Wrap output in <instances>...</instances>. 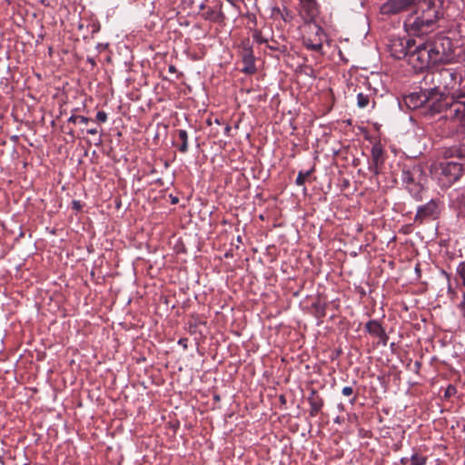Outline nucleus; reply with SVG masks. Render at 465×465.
Segmentation results:
<instances>
[{
	"instance_id": "obj_1",
	"label": "nucleus",
	"mask_w": 465,
	"mask_h": 465,
	"mask_svg": "<svg viewBox=\"0 0 465 465\" xmlns=\"http://www.w3.org/2000/svg\"><path fill=\"white\" fill-rule=\"evenodd\" d=\"M412 5H416L417 9L404 21L405 31L409 35H426L442 16L441 0H388L381 5V11L383 15H396Z\"/></svg>"
},
{
	"instance_id": "obj_2",
	"label": "nucleus",
	"mask_w": 465,
	"mask_h": 465,
	"mask_svg": "<svg viewBox=\"0 0 465 465\" xmlns=\"http://www.w3.org/2000/svg\"><path fill=\"white\" fill-rule=\"evenodd\" d=\"M401 179L404 189L417 202L422 201L427 175L420 164H404L401 168Z\"/></svg>"
},
{
	"instance_id": "obj_3",
	"label": "nucleus",
	"mask_w": 465,
	"mask_h": 465,
	"mask_svg": "<svg viewBox=\"0 0 465 465\" xmlns=\"http://www.w3.org/2000/svg\"><path fill=\"white\" fill-rule=\"evenodd\" d=\"M464 80L459 82L458 89L452 94L450 102L443 94L442 101H439L433 107L437 113L450 110V118L460 122V126L465 127V74Z\"/></svg>"
},
{
	"instance_id": "obj_4",
	"label": "nucleus",
	"mask_w": 465,
	"mask_h": 465,
	"mask_svg": "<svg viewBox=\"0 0 465 465\" xmlns=\"http://www.w3.org/2000/svg\"><path fill=\"white\" fill-rule=\"evenodd\" d=\"M464 72L465 69L463 66H458L456 68H442L436 72L426 74L422 83L424 85H438L439 92L441 93L440 90L441 85L444 89H453L456 84H459V82L461 83L464 80Z\"/></svg>"
},
{
	"instance_id": "obj_5",
	"label": "nucleus",
	"mask_w": 465,
	"mask_h": 465,
	"mask_svg": "<svg viewBox=\"0 0 465 465\" xmlns=\"http://www.w3.org/2000/svg\"><path fill=\"white\" fill-rule=\"evenodd\" d=\"M434 64H449L454 61L453 45L450 37L439 35L427 42Z\"/></svg>"
},
{
	"instance_id": "obj_6",
	"label": "nucleus",
	"mask_w": 465,
	"mask_h": 465,
	"mask_svg": "<svg viewBox=\"0 0 465 465\" xmlns=\"http://www.w3.org/2000/svg\"><path fill=\"white\" fill-rule=\"evenodd\" d=\"M443 94L439 92V86L435 85L429 88H421L419 93H412L406 98V104L410 107L418 108L422 106L424 104L432 101V104L430 105V110L437 113L434 109V105L438 104L439 101H442Z\"/></svg>"
},
{
	"instance_id": "obj_7",
	"label": "nucleus",
	"mask_w": 465,
	"mask_h": 465,
	"mask_svg": "<svg viewBox=\"0 0 465 465\" xmlns=\"http://www.w3.org/2000/svg\"><path fill=\"white\" fill-rule=\"evenodd\" d=\"M407 60L409 64L417 71H422L430 64H435L427 42L420 44L415 42V45L411 49Z\"/></svg>"
},
{
	"instance_id": "obj_8",
	"label": "nucleus",
	"mask_w": 465,
	"mask_h": 465,
	"mask_svg": "<svg viewBox=\"0 0 465 465\" xmlns=\"http://www.w3.org/2000/svg\"><path fill=\"white\" fill-rule=\"evenodd\" d=\"M305 33L302 35L303 45L313 52L320 53L322 50L323 41L326 37L323 29L315 22H305Z\"/></svg>"
},
{
	"instance_id": "obj_9",
	"label": "nucleus",
	"mask_w": 465,
	"mask_h": 465,
	"mask_svg": "<svg viewBox=\"0 0 465 465\" xmlns=\"http://www.w3.org/2000/svg\"><path fill=\"white\" fill-rule=\"evenodd\" d=\"M441 213L440 201L438 199H431L425 204L420 205L417 208L414 216V223L423 224L425 223L437 220Z\"/></svg>"
},
{
	"instance_id": "obj_10",
	"label": "nucleus",
	"mask_w": 465,
	"mask_h": 465,
	"mask_svg": "<svg viewBox=\"0 0 465 465\" xmlns=\"http://www.w3.org/2000/svg\"><path fill=\"white\" fill-rule=\"evenodd\" d=\"M415 45V40L411 37L392 36L388 45L391 55L395 59L407 58L411 48Z\"/></svg>"
},
{
	"instance_id": "obj_11",
	"label": "nucleus",
	"mask_w": 465,
	"mask_h": 465,
	"mask_svg": "<svg viewBox=\"0 0 465 465\" xmlns=\"http://www.w3.org/2000/svg\"><path fill=\"white\" fill-rule=\"evenodd\" d=\"M462 165L456 162H446L440 163L441 180L445 179L448 186L457 182L462 175Z\"/></svg>"
},
{
	"instance_id": "obj_12",
	"label": "nucleus",
	"mask_w": 465,
	"mask_h": 465,
	"mask_svg": "<svg viewBox=\"0 0 465 465\" xmlns=\"http://www.w3.org/2000/svg\"><path fill=\"white\" fill-rule=\"evenodd\" d=\"M371 154L369 171L374 175H379L385 162V152L381 144L375 143L371 148Z\"/></svg>"
},
{
	"instance_id": "obj_13",
	"label": "nucleus",
	"mask_w": 465,
	"mask_h": 465,
	"mask_svg": "<svg viewBox=\"0 0 465 465\" xmlns=\"http://www.w3.org/2000/svg\"><path fill=\"white\" fill-rule=\"evenodd\" d=\"M365 331L371 336L377 337L379 339V343L383 346H386L389 341V336L387 335L384 328L381 324V322L377 320H370L365 323Z\"/></svg>"
},
{
	"instance_id": "obj_14",
	"label": "nucleus",
	"mask_w": 465,
	"mask_h": 465,
	"mask_svg": "<svg viewBox=\"0 0 465 465\" xmlns=\"http://www.w3.org/2000/svg\"><path fill=\"white\" fill-rule=\"evenodd\" d=\"M241 56L242 62L243 64V67L241 69V71L245 74H253L256 72V66L252 47L248 45H245L242 48Z\"/></svg>"
},
{
	"instance_id": "obj_15",
	"label": "nucleus",
	"mask_w": 465,
	"mask_h": 465,
	"mask_svg": "<svg viewBox=\"0 0 465 465\" xmlns=\"http://www.w3.org/2000/svg\"><path fill=\"white\" fill-rule=\"evenodd\" d=\"M302 12L304 13L306 21L314 22L315 17L319 14L318 4L315 0H300Z\"/></svg>"
},
{
	"instance_id": "obj_16",
	"label": "nucleus",
	"mask_w": 465,
	"mask_h": 465,
	"mask_svg": "<svg viewBox=\"0 0 465 465\" xmlns=\"http://www.w3.org/2000/svg\"><path fill=\"white\" fill-rule=\"evenodd\" d=\"M441 155L445 159L456 157L465 160V143L442 148Z\"/></svg>"
},
{
	"instance_id": "obj_17",
	"label": "nucleus",
	"mask_w": 465,
	"mask_h": 465,
	"mask_svg": "<svg viewBox=\"0 0 465 465\" xmlns=\"http://www.w3.org/2000/svg\"><path fill=\"white\" fill-rule=\"evenodd\" d=\"M308 402L310 404V416L315 417L322 411L324 401L315 390H312L308 396Z\"/></svg>"
},
{
	"instance_id": "obj_18",
	"label": "nucleus",
	"mask_w": 465,
	"mask_h": 465,
	"mask_svg": "<svg viewBox=\"0 0 465 465\" xmlns=\"http://www.w3.org/2000/svg\"><path fill=\"white\" fill-rule=\"evenodd\" d=\"M456 193L457 195L452 201V206L458 218L465 221V189H460Z\"/></svg>"
},
{
	"instance_id": "obj_19",
	"label": "nucleus",
	"mask_w": 465,
	"mask_h": 465,
	"mask_svg": "<svg viewBox=\"0 0 465 465\" xmlns=\"http://www.w3.org/2000/svg\"><path fill=\"white\" fill-rule=\"evenodd\" d=\"M202 17L213 23H222L224 19V15L220 7H208L201 14Z\"/></svg>"
},
{
	"instance_id": "obj_20",
	"label": "nucleus",
	"mask_w": 465,
	"mask_h": 465,
	"mask_svg": "<svg viewBox=\"0 0 465 465\" xmlns=\"http://www.w3.org/2000/svg\"><path fill=\"white\" fill-rule=\"evenodd\" d=\"M312 309L314 310V315L317 319L321 320L326 316L327 303L317 301L312 303Z\"/></svg>"
},
{
	"instance_id": "obj_21",
	"label": "nucleus",
	"mask_w": 465,
	"mask_h": 465,
	"mask_svg": "<svg viewBox=\"0 0 465 465\" xmlns=\"http://www.w3.org/2000/svg\"><path fill=\"white\" fill-rule=\"evenodd\" d=\"M178 137L181 144L178 146L179 152L185 153L188 151V134L185 130H178Z\"/></svg>"
},
{
	"instance_id": "obj_22",
	"label": "nucleus",
	"mask_w": 465,
	"mask_h": 465,
	"mask_svg": "<svg viewBox=\"0 0 465 465\" xmlns=\"http://www.w3.org/2000/svg\"><path fill=\"white\" fill-rule=\"evenodd\" d=\"M314 172V168H311L310 170L306 171V172H303V171H300L298 173V175L296 177V180H295V183L298 185V186H302L304 185L305 182H306V179Z\"/></svg>"
},
{
	"instance_id": "obj_23",
	"label": "nucleus",
	"mask_w": 465,
	"mask_h": 465,
	"mask_svg": "<svg viewBox=\"0 0 465 465\" xmlns=\"http://www.w3.org/2000/svg\"><path fill=\"white\" fill-rule=\"evenodd\" d=\"M427 460L426 456L414 452L410 458V463L411 465H426Z\"/></svg>"
},
{
	"instance_id": "obj_24",
	"label": "nucleus",
	"mask_w": 465,
	"mask_h": 465,
	"mask_svg": "<svg viewBox=\"0 0 465 465\" xmlns=\"http://www.w3.org/2000/svg\"><path fill=\"white\" fill-rule=\"evenodd\" d=\"M370 104V96L368 94H364L363 93H359L357 94V105L360 108H365Z\"/></svg>"
},
{
	"instance_id": "obj_25",
	"label": "nucleus",
	"mask_w": 465,
	"mask_h": 465,
	"mask_svg": "<svg viewBox=\"0 0 465 465\" xmlns=\"http://www.w3.org/2000/svg\"><path fill=\"white\" fill-rule=\"evenodd\" d=\"M276 11L281 15L284 22H291L293 18L292 11L285 6L282 9L277 8Z\"/></svg>"
},
{
	"instance_id": "obj_26",
	"label": "nucleus",
	"mask_w": 465,
	"mask_h": 465,
	"mask_svg": "<svg viewBox=\"0 0 465 465\" xmlns=\"http://www.w3.org/2000/svg\"><path fill=\"white\" fill-rule=\"evenodd\" d=\"M91 121L90 118L83 116V115H75L73 114L68 118L69 123L76 124L77 122H80L81 124H88Z\"/></svg>"
},
{
	"instance_id": "obj_27",
	"label": "nucleus",
	"mask_w": 465,
	"mask_h": 465,
	"mask_svg": "<svg viewBox=\"0 0 465 465\" xmlns=\"http://www.w3.org/2000/svg\"><path fill=\"white\" fill-rule=\"evenodd\" d=\"M457 274L460 278L462 284L465 286V261L460 262L456 269Z\"/></svg>"
},
{
	"instance_id": "obj_28",
	"label": "nucleus",
	"mask_w": 465,
	"mask_h": 465,
	"mask_svg": "<svg viewBox=\"0 0 465 465\" xmlns=\"http://www.w3.org/2000/svg\"><path fill=\"white\" fill-rule=\"evenodd\" d=\"M457 392L456 387L454 385L450 384L444 392V397L449 399L451 396L455 395Z\"/></svg>"
},
{
	"instance_id": "obj_29",
	"label": "nucleus",
	"mask_w": 465,
	"mask_h": 465,
	"mask_svg": "<svg viewBox=\"0 0 465 465\" xmlns=\"http://www.w3.org/2000/svg\"><path fill=\"white\" fill-rule=\"evenodd\" d=\"M268 48L271 50L280 51L282 53L286 51V47L284 45H280L275 42H273L272 45H268Z\"/></svg>"
},
{
	"instance_id": "obj_30",
	"label": "nucleus",
	"mask_w": 465,
	"mask_h": 465,
	"mask_svg": "<svg viewBox=\"0 0 465 465\" xmlns=\"http://www.w3.org/2000/svg\"><path fill=\"white\" fill-rule=\"evenodd\" d=\"M96 121L105 123L107 121V114L104 111H98L96 114Z\"/></svg>"
},
{
	"instance_id": "obj_31",
	"label": "nucleus",
	"mask_w": 465,
	"mask_h": 465,
	"mask_svg": "<svg viewBox=\"0 0 465 465\" xmlns=\"http://www.w3.org/2000/svg\"><path fill=\"white\" fill-rule=\"evenodd\" d=\"M341 393L344 395V396H351L353 394V388L351 387V386H346L342 389L341 391Z\"/></svg>"
},
{
	"instance_id": "obj_32",
	"label": "nucleus",
	"mask_w": 465,
	"mask_h": 465,
	"mask_svg": "<svg viewBox=\"0 0 465 465\" xmlns=\"http://www.w3.org/2000/svg\"><path fill=\"white\" fill-rule=\"evenodd\" d=\"M252 37L254 40H256L258 43H263L265 40L262 37V34L259 31H255L252 35Z\"/></svg>"
},
{
	"instance_id": "obj_33",
	"label": "nucleus",
	"mask_w": 465,
	"mask_h": 465,
	"mask_svg": "<svg viewBox=\"0 0 465 465\" xmlns=\"http://www.w3.org/2000/svg\"><path fill=\"white\" fill-rule=\"evenodd\" d=\"M448 295H449L450 299L452 301L457 296V292L451 288L450 285H449V288H448Z\"/></svg>"
},
{
	"instance_id": "obj_34",
	"label": "nucleus",
	"mask_w": 465,
	"mask_h": 465,
	"mask_svg": "<svg viewBox=\"0 0 465 465\" xmlns=\"http://www.w3.org/2000/svg\"><path fill=\"white\" fill-rule=\"evenodd\" d=\"M400 462H401V464H402V465H407L408 463H410V458H408V457H402V458L400 460Z\"/></svg>"
},
{
	"instance_id": "obj_35",
	"label": "nucleus",
	"mask_w": 465,
	"mask_h": 465,
	"mask_svg": "<svg viewBox=\"0 0 465 465\" xmlns=\"http://www.w3.org/2000/svg\"><path fill=\"white\" fill-rule=\"evenodd\" d=\"M460 308L462 310L463 316L465 317V293H463V301L460 303Z\"/></svg>"
},
{
	"instance_id": "obj_36",
	"label": "nucleus",
	"mask_w": 465,
	"mask_h": 465,
	"mask_svg": "<svg viewBox=\"0 0 465 465\" xmlns=\"http://www.w3.org/2000/svg\"><path fill=\"white\" fill-rule=\"evenodd\" d=\"M86 132H87V134L94 135L98 133V130H97V128L94 127V128L88 129Z\"/></svg>"
},
{
	"instance_id": "obj_37",
	"label": "nucleus",
	"mask_w": 465,
	"mask_h": 465,
	"mask_svg": "<svg viewBox=\"0 0 465 465\" xmlns=\"http://www.w3.org/2000/svg\"><path fill=\"white\" fill-rule=\"evenodd\" d=\"M168 71L170 73H175L176 72V68H175L174 65L171 64V65H169Z\"/></svg>"
},
{
	"instance_id": "obj_38",
	"label": "nucleus",
	"mask_w": 465,
	"mask_h": 465,
	"mask_svg": "<svg viewBox=\"0 0 465 465\" xmlns=\"http://www.w3.org/2000/svg\"><path fill=\"white\" fill-rule=\"evenodd\" d=\"M199 8L204 12L208 7L205 5V4L203 3L200 5Z\"/></svg>"
},
{
	"instance_id": "obj_39",
	"label": "nucleus",
	"mask_w": 465,
	"mask_h": 465,
	"mask_svg": "<svg viewBox=\"0 0 465 465\" xmlns=\"http://www.w3.org/2000/svg\"><path fill=\"white\" fill-rule=\"evenodd\" d=\"M74 203V208L79 209V207H80V203H79V202H77V201H74V203Z\"/></svg>"
},
{
	"instance_id": "obj_40",
	"label": "nucleus",
	"mask_w": 465,
	"mask_h": 465,
	"mask_svg": "<svg viewBox=\"0 0 465 465\" xmlns=\"http://www.w3.org/2000/svg\"><path fill=\"white\" fill-rule=\"evenodd\" d=\"M420 361H415V367L417 370H419L420 368Z\"/></svg>"
},
{
	"instance_id": "obj_41",
	"label": "nucleus",
	"mask_w": 465,
	"mask_h": 465,
	"mask_svg": "<svg viewBox=\"0 0 465 465\" xmlns=\"http://www.w3.org/2000/svg\"><path fill=\"white\" fill-rule=\"evenodd\" d=\"M87 61L91 63L93 65H95V62L93 58H88Z\"/></svg>"
},
{
	"instance_id": "obj_42",
	"label": "nucleus",
	"mask_w": 465,
	"mask_h": 465,
	"mask_svg": "<svg viewBox=\"0 0 465 465\" xmlns=\"http://www.w3.org/2000/svg\"><path fill=\"white\" fill-rule=\"evenodd\" d=\"M178 203V198L177 197H174L172 199V203Z\"/></svg>"
},
{
	"instance_id": "obj_43",
	"label": "nucleus",
	"mask_w": 465,
	"mask_h": 465,
	"mask_svg": "<svg viewBox=\"0 0 465 465\" xmlns=\"http://www.w3.org/2000/svg\"><path fill=\"white\" fill-rule=\"evenodd\" d=\"M68 134H69V135H71L73 138H74V131H70V132L68 133Z\"/></svg>"
},
{
	"instance_id": "obj_44",
	"label": "nucleus",
	"mask_w": 465,
	"mask_h": 465,
	"mask_svg": "<svg viewBox=\"0 0 465 465\" xmlns=\"http://www.w3.org/2000/svg\"><path fill=\"white\" fill-rule=\"evenodd\" d=\"M350 401H351V403L353 404L356 401V397H353Z\"/></svg>"
},
{
	"instance_id": "obj_45",
	"label": "nucleus",
	"mask_w": 465,
	"mask_h": 465,
	"mask_svg": "<svg viewBox=\"0 0 465 465\" xmlns=\"http://www.w3.org/2000/svg\"><path fill=\"white\" fill-rule=\"evenodd\" d=\"M230 130H231V127H230L229 125H227V126L225 127V132H229Z\"/></svg>"
},
{
	"instance_id": "obj_46",
	"label": "nucleus",
	"mask_w": 465,
	"mask_h": 465,
	"mask_svg": "<svg viewBox=\"0 0 465 465\" xmlns=\"http://www.w3.org/2000/svg\"><path fill=\"white\" fill-rule=\"evenodd\" d=\"M179 343H180V344L182 343V345H183V347H186V344H184V342H183V340H180V341H179Z\"/></svg>"
},
{
	"instance_id": "obj_47",
	"label": "nucleus",
	"mask_w": 465,
	"mask_h": 465,
	"mask_svg": "<svg viewBox=\"0 0 465 465\" xmlns=\"http://www.w3.org/2000/svg\"><path fill=\"white\" fill-rule=\"evenodd\" d=\"M179 343H180V344L182 343V345H183V347H186V344H184V342H183V340H180V341H179Z\"/></svg>"
},
{
	"instance_id": "obj_48",
	"label": "nucleus",
	"mask_w": 465,
	"mask_h": 465,
	"mask_svg": "<svg viewBox=\"0 0 465 465\" xmlns=\"http://www.w3.org/2000/svg\"><path fill=\"white\" fill-rule=\"evenodd\" d=\"M179 343H180V344L182 343V345H183V347H186V344H184V342H183V340H180V341H179Z\"/></svg>"
},
{
	"instance_id": "obj_49",
	"label": "nucleus",
	"mask_w": 465,
	"mask_h": 465,
	"mask_svg": "<svg viewBox=\"0 0 465 465\" xmlns=\"http://www.w3.org/2000/svg\"><path fill=\"white\" fill-rule=\"evenodd\" d=\"M237 240H238V242H241V241H242L241 236H239V237L237 238Z\"/></svg>"
}]
</instances>
